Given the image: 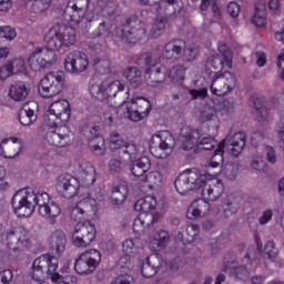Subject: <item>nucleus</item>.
<instances>
[{"label":"nucleus","mask_w":284,"mask_h":284,"mask_svg":"<svg viewBox=\"0 0 284 284\" xmlns=\"http://www.w3.org/2000/svg\"><path fill=\"white\" fill-rule=\"evenodd\" d=\"M44 41L48 48H36L30 53L28 63L30 70L39 72L57 63L54 50H61L63 45L70 48L77 43V30L72 27H52L45 34Z\"/></svg>","instance_id":"nucleus-1"},{"label":"nucleus","mask_w":284,"mask_h":284,"mask_svg":"<svg viewBox=\"0 0 284 284\" xmlns=\"http://www.w3.org/2000/svg\"><path fill=\"white\" fill-rule=\"evenodd\" d=\"M71 116L72 109L68 100L60 99L50 104L44 115V123L49 126V130H51L45 135L49 145L65 148L72 143V139H70V128H68V122Z\"/></svg>","instance_id":"nucleus-2"},{"label":"nucleus","mask_w":284,"mask_h":284,"mask_svg":"<svg viewBox=\"0 0 284 284\" xmlns=\"http://www.w3.org/2000/svg\"><path fill=\"white\" fill-rule=\"evenodd\" d=\"M95 183L97 169L84 161L78 166V178L69 173L58 178L57 190L63 199H74L81 187H92Z\"/></svg>","instance_id":"nucleus-3"},{"label":"nucleus","mask_w":284,"mask_h":284,"mask_svg":"<svg viewBox=\"0 0 284 284\" xmlns=\"http://www.w3.org/2000/svg\"><path fill=\"white\" fill-rule=\"evenodd\" d=\"M253 236L256 248L254 246L248 247L246 255L242 258V263L240 266L236 262V255H234L233 253L226 254L224 256L223 272L234 274L235 278H243L241 276V272L243 276H247V274H250V270H252V263L256 261L257 254H261V252H263V241H261L258 233H254Z\"/></svg>","instance_id":"nucleus-4"},{"label":"nucleus","mask_w":284,"mask_h":284,"mask_svg":"<svg viewBox=\"0 0 284 284\" xmlns=\"http://www.w3.org/2000/svg\"><path fill=\"white\" fill-rule=\"evenodd\" d=\"M219 173L201 172L199 169H186L174 181V187L181 196H185L192 190H201L207 185V181H214Z\"/></svg>","instance_id":"nucleus-5"},{"label":"nucleus","mask_w":284,"mask_h":284,"mask_svg":"<svg viewBox=\"0 0 284 284\" xmlns=\"http://www.w3.org/2000/svg\"><path fill=\"white\" fill-rule=\"evenodd\" d=\"M175 145L176 141L170 131H159L150 140V152L154 159H168Z\"/></svg>","instance_id":"nucleus-6"},{"label":"nucleus","mask_w":284,"mask_h":284,"mask_svg":"<svg viewBox=\"0 0 284 284\" xmlns=\"http://www.w3.org/2000/svg\"><path fill=\"white\" fill-rule=\"evenodd\" d=\"M125 90V83L121 80H110L106 79L101 83H91L89 87V92L93 99L97 101H110V99H114L119 92H123Z\"/></svg>","instance_id":"nucleus-7"},{"label":"nucleus","mask_w":284,"mask_h":284,"mask_svg":"<svg viewBox=\"0 0 284 284\" xmlns=\"http://www.w3.org/2000/svg\"><path fill=\"white\" fill-rule=\"evenodd\" d=\"M1 243L7 245L9 250H23L30 248V233L24 227H11L1 233Z\"/></svg>","instance_id":"nucleus-8"},{"label":"nucleus","mask_w":284,"mask_h":284,"mask_svg":"<svg viewBox=\"0 0 284 284\" xmlns=\"http://www.w3.org/2000/svg\"><path fill=\"white\" fill-rule=\"evenodd\" d=\"M199 146L200 150L212 151L219 143L214 140V136H206L201 139V129H184L182 134V150H194Z\"/></svg>","instance_id":"nucleus-9"},{"label":"nucleus","mask_w":284,"mask_h":284,"mask_svg":"<svg viewBox=\"0 0 284 284\" xmlns=\"http://www.w3.org/2000/svg\"><path fill=\"white\" fill-rule=\"evenodd\" d=\"M101 265V252L97 248H89L81 253L74 262V270L80 276L94 274Z\"/></svg>","instance_id":"nucleus-10"},{"label":"nucleus","mask_w":284,"mask_h":284,"mask_svg":"<svg viewBox=\"0 0 284 284\" xmlns=\"http://www.w3.org/2000/svg\"><path fill=\"white\" fill-rule=\"evenodd\" d=\"M65 85V77L59 73L49 72L42 78L38 84V92L42 99H52L57 94H61Z\"/></svg>","instance_id":"nucleus-11"},{"label":"nucleus","mask_w":284,"mask_h":284,"mask_svg":"<svg viewBox=\"0 0 284 284\" xmlns=\"http://www.w3.org/2000/svg\"><path fill=\"white\" fill-rule=\"evenodd\" d=\"M18 196L19 194H14L11 201L14 214H17L19 219H28L29 216H32L34 207H37V193H27L17 202Z\"/></svg>","instance_id":"nucleus-12"},{"label":"nucleus","mask_w":284,"mask_h":284,"mask_svg":"<svg viewBox=\"0 0 284 284\" xmlns=\"http://www.w3.org/2000/svg\"><path fill=\"white\" fill-rule=\"evenodd\" d=\"M219 75L211 82V94L215 97H226L236 88V75L232 72L217 73Z\"/></svg>","instance_id":"nucleus-13"},{"label":"nucleus","mask_w":284,"mask_h":284,"mask_svg":"<svg viewBox=\"0 0 284 284\" xmlns=\"http://www.w3.org/2000/svg\"><path fill=\"white\" fill-rule=\"evenodd\" d=\"M126 112L130 121H134L135 123L143 121V119L148 118L150 112H152V103L148 98H133L130 101V105H126Z\"/></svg>","instance_id":"nucleus-14"},{"label":"nucleus","mask_w":284,"mask_h":284,"mask_svg":"<svg viewBox=\"0 0 284 284\" xmlns=\"http://www.w3.org/2000/svg\"><path fill=\"white\" fill-rule=\"evenodd\" d=\"M97 239V227L90 222L78 224L72 233V243L75 247H88Z\"/></svg>","instance_id":"nucleus-15"},{"label":"nucleus","mask_w":284,"mask_h":284,"mask_svg":"<svg viewBox=\"0 0 284 284\" xmlns=\"http://www.w3.org/2000/svg\"><path fill=\"white\" fill-rule=\"evenodd\" d=\"M97 201H103V196L99 194L95 195V197H92V193H90L88 197L78 202L71 210V221L81 223V221L85 219V214H88V212H97Z\"/></svg>","instance_id":"nucleus-16"},{"label":"nucleus","mask_w":284,"mask_h":284,"mask_svg":"<svg viewBox=\"0 0 284 284\" xmlns=\"http://www.w3.org/2000/svg\"><path fill=\"white\" fill-rule=\"evenodd\" d=\"M109 141L111 150H119L120 156H126L128 161H132V159L139 156L136 145L125 142L119 132H111Z\"/></svg>","instance_id":"nucleus-17"},{"label":"nucleus","mask_w":284,"mask_h":284,"mask_svg":"<svg viewBox=\"0 0 284 284\" xmlns=\"http://www.w3.org/2000/svg\"><path fill=\"white\" fill-rule=\"evenodd\" d=\"M94 0H70L68 3L67 12L71 26H79L85 18V10Z\"/></svg>","instance_id":"nucleus-18"},{"label":"nucleus","mask_w":284,"mask_h":284,"mask_svg":"<svg viewBox=\"0 0 284 284\" xmlns=\"http://www.w3.org/2000/svg\"><path fill=\"white\" fill-rule=\"evenodd\" d=\"M90 67L88 54L81 51H73L69 53L64 60L65 72H85Z\"/></svg>","instance_id":"nucleus-19"},{"label":"nucleus","mask_w":284,"mask_h":284,"mask_svg":"<svg viewBox=\"0 0 284 284\" xmlns=\"http://www.w3.org/2000/svg\"><path fill=\"white\" fill-rule=\"evenodd\" d=\"M36 110H39V104L34 101L23 104L18 115L20 124L32 125L37 121Z\"/></svg>","instance_id":"nucleus-20"},{"label":"nucleus","mask_w":284,"mask_h":284,"mask_svg":"<svg viewBox=\"0 0 284 284\" xmlns=\"http://www.w3.org/2000/svg\"><path fill=\"white\" fill-rule=\"evenodd\" d=\"M207 201L209 200H205V197L193 201L186 210L187 219L194 221L195 219H201V216H205V214L210 212V202Z\"/></svg>","instance_id":"nucleus-21"},{"label":"nucleus","mask_w":284,"mask_h":284,"mask_svg":"<svg viewBox=\"0 0 284 284\" xmlns=\"http://www.w3.org/2000/svg\"><path fill=\"white\" fill-rule=\"evenodd\" d=\"M89 132V148H91L94 154L99 156L103 155L105 153V140L101 136V133H99V126H93Z\"/></svg>","instance_id":"nucleus-22"},{"label":"nucleus","mask_w":284,"mask_h":284,"mask_svg":"<svg viewBox=\"0 0 284 284\" xmlns=\"http://www.w3.org/2000/svg\"><path fill=\"white\" fill-rule=\"evenodd\" d=\"M40 216L48 219L50 225H57V217L61 215V205L50 201L45 206L38 209Z\"/></svg>","instance_id":"nucleus-23"},{"label":"nucleus","mask_w":284,"mask_h":284,"mask_svg":"<svg viewBox=\"0 0 284 284\" xmlns=\"http://www.w3.org/2000/svg\"><path fill=\"white\" fill-rule=\"evenodd\" d=\"M170 243V233L168 231L160 230L154 233L152 239L149 242V247L152 252H161L165 250Z\"/></svg>","instance_id":"nucleus-24"},{"label":"nucleus","mask_w":284,"mask_h":284,"mask_svg":"<svg viewBox=\"0 0 284 284\" xmlns=\"http://www.w3.org/2000/svg\"><path fill=\"white\" fill-rule=\"evenodd\" d=\"M30 95V84L24 81H18L10 87L9 97L13 101H26Z\"/></svg>","instance_id":"nucleus-25"},{"label":"nucleus","mask_w":284,"mask_h":284,"mask_svg":"<svg viewBox=\"0 0 284 284\" xmlns=\"http://www.w3.org/2000/svg\"><path fill=\"white\" fill-rule=\"evenodd\" d=\"M247 141V135L245 132H237L232 138H230V154L231 156H240L241 152L245 150V142Z\"/></svg>","instance_id":"nucleus-26"},{"label":"nucleus","mask_w":284,"mask_h":284,"mask_svg":"<svg viewBox=\"0 0 284 284\" xmlns=\"http://www.w3.org/2000/svg\"><path fill=\"white\" fill-rule=\"evenodd\" d=\"M219 51L222 53L223 60L219 57L213 59L214 70H232V52L227 49V45L220 44Z\"/></svg>","instance_id":"nucleus-27"},{"label":"nucleus","mask_w":284,"mask_h":284,"mask_svg":"<svg viewBox=\"0 0 284 284\" xmlns=\"http://www.w3.org/2000/svg\"><path fill=\"white\" fill-rule=\"evenodd\" d=\"M131 161V173L133 176H136L138 179L143 176L145 174V172H148V170H150V168H152V162L150 161V158L148 156H141L138 158L135 156V159L132 160H128Z\"/></svg>","instance_id":"nucleus-28"},{"label":"nucleus","mask_w":284,"mask_h":284,"mask_svg":"<svg viewBox=\"0 0 284 284\" xmlns=\"http://www.w3.org/2000/svg\"><path fill=\"white\" fill-rule=\"evenodd\" d=\"M199 234V224H185L182 226L178 233V241L183 245H189L193 243L194 237Z\"/></svg>","instance_id":"nucleus-29"},{"label":"nucleus","mask_w":284,"mask_h":284,"mask_svg":"<svg viewBox=\"0 0 284 284\" xmlns=\"http://www.w3.org/2000/svg\"><path fill=\"white\" fill-rule=\"evenodd\" d=\"M254 110L257 112L258 121H270V109L265 105V98L258 93L251 97Z\"/></svg>","instance_id":"nucleus-30"},{"label":"nucleus","mask_w":284,"mask_h":284,"mask_svg":"<svg viewBox=\"0 0 284 284\" xmlns=\"http://www.w3.org/2000/svg\"><path fill=\"white\" fill-rule=\"evenodd\" d=\"M156 207V197L154 195H145L138 200L134 205L133 210L135 212H140V214H152L154 209Z\"/></svg>","instance_id":"nucleus-31"},{"label":"nucleus","mask_w":284,"mask_h":284,"mask_svg":"<svg viewBox=\"0 0 284 284\" xmlns=\"http://www.w3.org/2000/svg\"><path fill=\"white\" fill-rule=\"evenodd\" d=\"M223 181L215 180V182H212L202 190V196L205 201H216L223 194Z\"/></svg>","instance_id":"nucleus-32"},{"label":"nucleus","mask_w":284,"mask_h":284,"mask_svg":"<svg viewBox=\"0 0 284 284\" xmlns=\"http://www.w3.org/2000/svg\"><path fill=\"white\" fill-rule=\"evenodd\" d=\"M154 223V215L148 213H140L133 222V232L135 234H145L146 227Z\"/></svg>","instance_id":"nucleus-33"},{"label":"nucleus","mask_w":284,"mask_h":284,"mask_svg":"<svg viewBox=\"0 0 284 284\" xmlns=\"http://www.w3.org/2000/svg\"><path fill=\"white\" fill-rule=\"evenodd\" d=\"M21 152V144L10 143V140H2L0 143V156L3 159H17Z\"/></svg>","instance_id":"nucleus-34"},{"label":"nucleus","mask_w":284,"mask_h":284,"mask_svg":"<svg viewBox=\"0 0 284 284\" xmlns=\"http://www.w3.org/2000/svg\"><path fill=\"white\" fill-rule=\"evenodd\" d=\"M67 241L68 239L65 237V233H63L61 230L54 231L50 237L51 247L58 255H61L63 252H65Z\"/></svg>","instance_id":"nucleus-35"},{"label":"nucleus","mask_w":284,"mask_h":284,"mask_svg":"<svg viewBox=\"0 0 284 284\" xmlns=\"http://www.w3.org/2000/svg\"><path fill=\"white\" fill-rule=\"evenodd\" d=\"M152 261H156L155 255L146 256L141 266V274L144 278H152L159 272V265L152 264Z\"/></svg>","instance_id":"nucleus-36"},{"label":"nucleus","mask_w":284,"mask_h":284,"mask_svg":"<svg viewBox=\"0 0 284 284\" xmlns=\"http://www.w3.org/2000/svg\"><path fill=\"white\" fill-rule=\"evenodd\" d=\"M252 23L257 28H264V26L267 24V9L265 8V4H260L255 8Z\"/></svg>","instance_id":"nucleus-37"},{"label":"nucleus","mask_w":284,"mask_h":284,"mask_svg":"<svg viewBox=\"0 0 284 284\" xmlns=\"http://www.w3.org/2000/svg\"><path fill=\"white\" fill-rule=\"evenodd\" d=\"M181 52H183L181 45L176 44V42H169L162 50V58L166 60L179 59Z\"/></svg>","instance_id":"nucleus-38"},{"label":"nucleus","mask_w":284,"mask_h":284,"mask_svg":"<svg viewBox=\"0 0 284 284\" xmlns=\"http://www.w3.org/2000/svg\"><path fill=\"white\" fill-rule=\"evenodd\" d=\"M26 60L17 58L12 61H8L0 70V72H26Z\"/></svg>","instance_id":"nucleus-39"},{"label":"nucleus","mask_w":284,"mask_h":284,"mask_svg":"<svg viewBox=\"0 0 284 284\" xmlns=\"http://www.w3.org/2000/svg\"><path fill=\"white\" fill-rule=\"evenodd\" d=\"M223 154H225V140H222L219 143L217 149L214 151V154L210 159V168H219L220 165H223Z\"/></svg>","instance_id":"nucleus-40"},{"label":"nucleus","mask_w":284,"mask_h":284,"mask_svg":"<svg viewBox=\"0 0 284 284\" xmlns=\"http://www.w3.org/2000/svg\"><path fill=\"white\" fill-rule=\"evenodd\" d=\"M145 37V28L141 26L140 29H132L130 32H122L121 38L129 43H136V41H141Z\"/></svg>","instance_id":"nucleus-41"},{"label":"nucleus","mask_w":284,"mask_h":284,"mask_svg":"<svg viewBox=\"0 0 284 284\" xmlns=\"http://www.w3.org/2000/svg\"><path fill=\"white\" fill-rule=\"evenodd\" d=\"M161 181H163V175L159 171H151L142 179V183H146L148 187L161 185Z\"/></svg>","instance_id":"nucleus-42"},{"label":"nucleus","mask_w":284,"mask_h":284,"mask_svg":"<svg viewBox=\"0 0 284 284\" xmlns=\"http://www.w3.org/2000/svg\"><path fill=\"white\" fill-rule=\"evenodd\" d=\"M125 161H128L126 155H123L122 160L116 158L111 159L108 164L110 174H119L122 172L123 168H125Z\"/></svg>","instance_id":"nucleus-43"},{"label":"nucleus","mask_w":284,"mask_h":284,"mask_svg":"<svg viewBox=\"0 0 284 284\" xmlns=\"http://www.w3.org/2000/svg\"><path fill=\"white\" fill-rule=\"evenodd\" d=\"M264 256L268 258V261L275 262L276 256H278V248L276 247V243L274 241H267L264 246Z\"/></svg>","instance_id":"nucleus-44"},{"label":"nucleus","mask_w":284,"mask_h":284,"mask_svg":"<svg viewBox=\"0 0 284 284\" xmlns=\"http://www.w3.org/2000/svg\"><path fill=\"white\" fill-rule=\"evenodd\" d=\"M123 77L126 78V81H129V84L135 89L143 83V77L141 75V72H124Z\"/></svg>","instance_id":"nucleus-45"},{"label":"nucleus","mask_w":284,"mask_h":284,"mask_svg":"<svg viewBox=\"0 0 284 284\" xmlns=\"http://www.w3.org/2000/svg\"><path fill=\"white\" fill-rule=\"evenodd\" d=\"M0 39L14 41V39H17V29L11 26H0Z\"/></svg>","instance_id":"nucleus-46"},{"label":"nucleus","mask_w":284,"mask_h":284,"mask_svg":"<svg viewBox=\"0 0 284 284\" xmlns=\"http://www.w3.org/2000/svg\"><path fill=\"white\" fill-rule=\"evenodd\" d=\"M119 114V109L116 106H110L104 113H103V121L104 125H112L114 123V119H116Z\"/></svg>","instance_id":"nucleus-47"},{"label":"nucleus","mask_w":284,"mask_h":284,"mask_svg":"<svg viewBox=\"0 0 284 284\" xmlns=\"http://www.w3.org/2000/svg\"><path fill=\"white\" fill-rule=\"evenodd\" d=\"M136 250V243L134 240L129 239L122 243V252L125 256H132Z\"/></svg>","instance_id":"nucleus-48"},{"label":"nucleus","mask_w":284,"mask_h":284,"mask_svg":"<svg viewBox=\"0 0 284 284\" xmlns=\"http://www.w3.org/2000/svg\"><path fill=\"white\" fill-rule=\"evenodd\" d=\"M36 195V206L38 205L39 210L40 207H45L52 201V199H50V194L45 192H38Z\"/></svg>","instance_id":"nucleus-49"},{"label":"nucleus","mask_w":284,"mask_h":284,"mask_svg":"<svg viewBox=\"0 0 284 284\" xmlns=\"http://www.w3.org/2000/svg\"><path fill=\"white\" fill-rule=\"evenodd\" d=\"M165 20H156L153 24L151 36L153 38L161 37L165 30Z\"/></svg>","instance_id":"nucleus-50"},{"label":"nucleus","mask_w":284,"mask_h":284,"mask_svg":"<svg viewBox=\"0 0 284 284\" xmlns=\"http://www.w3.org/2000/svg\"><path fill=\"white\" fill-rule=\"evenodd\" d=\"M184 54L187 59V61H194L199 57V45L196 44H189L186 50L184 51Z\"/></svg>","instance_id":"nucleus-51"},{"label":"nucleus","mask_w":284,"mask_h":284,"mask_svg":"<svg viewBox=\"0 0 284 284\" xmlns=\"http://www.w3.org/2000/svg\"><path fill=\"white\" fill-rule=\"evenodd\" d=\"M239 210V204L227 202L223 205V216L224 219H227L229 216H232V214H236Z\"/></svg>","instance_id":"nucleus-52"},{"label":"nucleus","mask_w":284,"mask_h":284,"mask_svg":"<svg viewBox=\"0 0 284 284\" xmlns=\"http://www.w3.org/2000/svg\"><path fill=\"white\" fill-rule=\"evenodd\" d=\"M176 6H179V1L176 0H162L159 3L158 12H163L164 10H168V8H173V10H175Z\"/></svg>","instance_id":"nucleus-53"},{"label":"nucleus","mask_w":284,"mask_h":284,"mask_svg":"<svg viewBox=\"0 0 284 284\" xmlns=\"http://www.w3.org/2000/svg\"><path fill=\"white\" fill-rule=\"evenodd\" d=\"M227 12L230 17H232L233 19H236V17L241 14V6H239V3L236 2H230L227 6Z\"/></svg>","instance_id":"nucleus-54"},{"label":"nucleus","mask_w":284,"mask_h":284,"mask_svg":"<svg viewBox=\"0 0 284 284\" xmlns=\"http://www.w3.org/2000/svg\"><path fill=\"white\" fill-rule=\"evenodd\" d=\"M146 63L149 65L151 72H163V70H168L165 65H162L160 62H154L152 58H149L146 60Z\"/></svg>","instance_id":"nucleus-55"},{"label":"nucleus","mask_w":284,"mask_h":284,"mask_svg":"<svg viewBox=\"0 0 284 284\" xmlns=\"http://www.w3.org/2000/svg\"><path fill=\"white\" fill-rule=\"evenodd\" d=\"M111 284H134V278L130 275H119Z\"/></svg>","instance_id":"nucleus-56"},{"label":"nucleus","mask_w":284,"mask_h":284,"mask_svg":"<svg viewBox=\"0 0 284 284\" xmlns=\"http://www.w3.org/2000/svg\"><path fill=\"white\" fill-rule=\"evenodd\" d=\"M266 161L274 165L276 163V150L273 146L265 148Z\"/></svg>","instance_id":"nucleus-57"},{"label":"nucleus","mask_w":284,"mask_h":284,"mask_svg":"<svg viewBox=\"0 0 284 284\" xmlns=\"http://www.w3.org/2000/svg\"><path fill=\"white\" fill-rule=\"evenodd\" d=\"M190 95L192 99H205L207 97V88H202V89H191L190 90Z\"/></svg>","instance_id":"nucleus-58"},{"label":"nucleus","mask_w":284,"mask_h":284,"mask_svg":"<svg viewBox=\"0 0 284 284\" xmlns=\"http://www.w3.org/2000/svg\"><path fill=\"white\" fill-rule=\"evenodd\" d=\"M12 270H4L0 272V283L10 284L13 278Z\"/></svg>","instance_id":"nucleus-59"},{"label":"nucleus","mask_w":284,"mask_h":284,"mask_svg":"<svg viewBox=\"0 0 284 284\" xmlns=\"http://www.w3.org/2000/svg\"><path fill=\"white\" fill-rule=\"evenodd\" d=\"M277 136L280 139V145L284 150V115L281 118V121L277 123Z\"/></svg>","instance_id":"nucleus-60"},{"label":"nucleus","mask_w":284,"mask_h":284,"mask_svg":"<svg viewBox=\"0 0 284 284\" xmlns=\"http://www.w3.org/2000/svg\"><path fill=\"white\" fill-rule=\"evenodd\" d=\"M274 216V213L272 210H266L262 213V216L258 219L260 225H267L268 222L272 221V217Z\"/></svg>","instance_id":"nucleus-61"},{"label":"nucleus","mask_w":284,"mask_h":284,"mask_svg":"<svg viewBox=\"0 0 284 284\" xmlns=\"http://www.w3.org/2000/svg\"><path fill=\"white\" fill-rule=\"evenodd\" d=\"M256 57V64L260 68H263V65H265V63H267V55H265L264 52H257L255 53Z\"/></svg>","instance_id":"nucleus-62"},{"label":"nucleus","mask_w":284,"mask_h":284,"mask_svg":"<svg viewBox=\"0 0 284 284\" xmlns=\"http://www.w3.org/2000/svg\"><path fill=\"white\" fill-rule=\"evenodd\" d=\"M268 8L272 10V12L277 14V12L281 10V2L278 0H270Z\"/></svg>","instance_id":"nucleus-63"},{"label":"nucleus","mask_w":284,"mask_h":284,"mask_svg":"<svg viewBox=\"0 0 284 284\" xmlns=\"http://www.w3.org/2000/svg\"><path fill=\"white\" fill-rule=\"evenodd\" d=\"M176 270H179V262L176 260L166 262V272H176Z\"/></svg>","instance_id":"nucleus-64"}]
</instances>
